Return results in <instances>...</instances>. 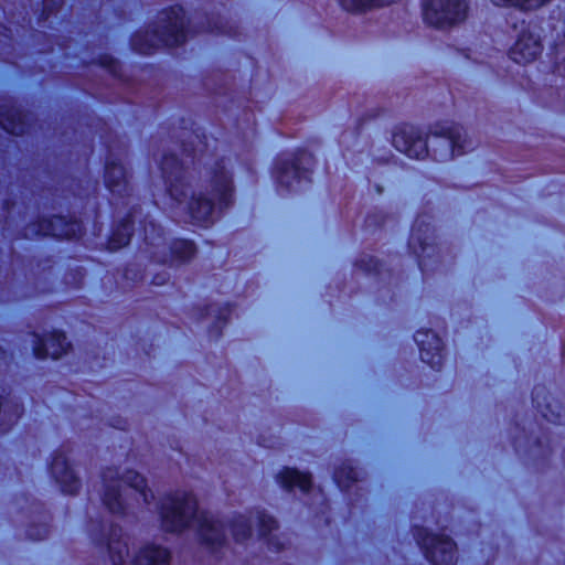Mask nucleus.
I'll return each instance as SVG.
<instances>
[{
    "instance_id": "obj_12",
    "label": "nucleus",
    "mask_w": 565,
    "mask_h": 565,
    "mask_svg": "<svg viewBox=\"0 0 565 565\" xmlns=\"http://www.w3.org/2000/svg\"><path fill=\"white\" fill-rule=\"evenodd\" d=\"M465 0H423V17L426 23L445 29L452 26L467 17Z\"/></svg>"
},
{
    "instance_id": "obj_18",
    "label": "nucleus",
    "mask_w": 565,
    "mask_h": 565,
    "mask_svg": "<svg viewBox=\"0 0 565 565\" xmlns=\"http://www.w3.org/2000/svg\"><path fill=\"white\" fill-rule=\"evenodd\" d=\"M540 39L531 32H522L510 50V58L518 64L530 63L541 54Z\"/></svg>"
},
{
    "instance_id": "obj_13",
    "label": "nucleus",
    "mask_w": 565,
    "mask_h": 565,
    "mask_svg": "<svg viewBox=\"0 0 565 565\" xmlns=\"http://www.w3.org/2000/svg\"><path fill=\"white\" fill-rule=\"evenodd\" d=\"M82 233V222L73 218L66 220L63 216H53L52 218H43L30 224L25 228L24 236L26 238L51 236L60 239H71L79 237Z\"/></svg>"
},
{
    "instance_id": "obj_35",
    "label": "nucleus",
    "mask_w": 565,
    "mask_h": 565,
    "mask_svg": "<svg viewBox=\"0 0 565 565\" xmlns=\"http://www.w3.org/2000/svg\"><path fill=\"white\" fill-rule=\"evenodd\" d=\"M359 481H361V476L359 477V480L348 491H350L353 487H355V489H359V486H356Z\"/></svg>"
},
{
    "instance_id": "obj_23",
    "label": "nucleus",
    "mask_w": 565,
    "mask_h": 565,
    "mask_svg": "<svg viewBox=\"0 0 565 565\" xmlns=\"http://www.w3.org/2000/svg\"><path fill=\"white\" fill-rule=\"evenodd\" d=\"M0 126L11 135L22 136L28 132L25 117L22 113L9 105L0 106Z\"/></svg>"
},
{
    "instance_id": "obj_24",
    "label": "nucleus",
    "mask_w": 565,
    "mask_h": 565,
    "mask_svg": "<svg viewBox=\"0 0 565 565\" xmlns=\"http://www.w3.org/2000/svg\"><path fill=\"white\" fill-rule=\"evenodd\" d=\"M22 414L21 404L9 394H0V433H7L18 422Z\"/></svg>"
},
{
    "instance_id": "obj_37",
    "label": "nucleus",
    "mask_w": 565,
    "mask_h": 565,
    "mask_svg": "<svg viewBox=\"0 0 565 565\" xmlns=\"http://www.w3.org/2000/svg\"><path fill=\"white\" fill-rule=\"evenodd\" d=\"M0 354H3V352H0Z\"/></svg>"
},
{
    "instance_id": "obj_2",
    "label": "nucleus",
    "mask_w": 565,
    "mask_h": 565,
    "mask_svg": "<svg viewBox=\"0 0 565 565\" xmlns=\"http://www.w3.org/2000/svg\"><path fill=\"white\" fill-rule=\"evenodd\" d=\"M162 526L167 532L196 531L201 542L215 550L225 542L223 523L205 511H200L192 492L178 490L166 495L158 504Z\"/></svg>"
},
{
    "instance_id": "obj_7",
    "label": "nucleus",
    "mask_w": 565,
    "mask_h": 565,
    "mask_svg": "<svg viewBox=\"0 0 565 565\" xmlns=\"http://www.w3.org/2000/svg\"><path fill=\"white\" fill-rule=\"evenodd\" d=\"M93 540L107 545L113 565H169L170 552L161 546L148 544L143 546L130 564H127L128 543L121 527L102 522L90 524Z\"/></svg>"
},
{
    "instance_id": "obj_10",
    "label": "nucleus",
    "mask_w": 565,
    "mask_h": 565,
    "mask_svg": "<svg viewBox=\"0 0 565 565\" xmlns=\"http://www.w3.org/2000/svg\"><path fill=\"white\" fill-rule=\"evenodd\" d=\"M313 161L312 154L306 150L281 153L274 168L277 183L289 191L297 190L302 181L310 183Z\"/></svg>"
},
{
    "instance_id": "obj_8",
    "label": "nucleus",
    "mask_w": 565,
    "mask_h": 565,
    "mask_svg": "<svg viewBox=\"0 0 565 565\" xmlns=\"http://www.w3.org/2000/svg\"><path fill=\"white\" fill-rule=\"evenodd\" d=\"M145 244L150 258L157 263L173 265L177 262H186L196 252L193 242L174 239L167 243L163 230L152 221H145Z\"/></svg>"
},
{
    "instance_id": "obj_11",
    "label": "nucleus",
    "mask_w": 565,
    "mask_h": 565,
    "mask_svg": "<svg viewBox=\"0 0 565 565\" xmlns=\"http://www.w3.org/2000/svg\"><path fill=\"white\" fill-rule=\"evenodd\" d=\"M414 537L423 550L425 557L433 565H455L456 543L444 534L428 533L424 527L414 529Z\"/></svg>"
},
{
    "instance_id": "obj_20",
    "label": "nucleus",
    "mask_w": 565,
    "mask_h": 565,
    "mask_svg": "<svg viewBox=\"0 0 565 565\" xmlns=\"http://www.w3.org/2000/svg\"><path fill=\"white\" fill-rule=\"evenodd\" d=\"M532 401L537 412L548 422L561 423V406L552 401L545 386L537 385L533 388Z\"/></svg>"
},
{
    "instance_id": "obj_26",
    "label": "nucleus",
    "mask_w": 565,
    "mask_h": 565,
    "mask_svg": "<svg viewBox=\"0 0 565 565\" xmlns=\"http://www.w3.org/2000/svg\"><path fill=\"white\" fill-rule=\"evenodd\" d=\"M340 6L351 12H362L373 7H383L396 2L397 0H338Z\"/></svg>"
},
{
    "instance_id": "obj_34",
    "label": "nucleus",
    "mask_w": 565,
    "mask_h": 565,
    "mask_svg": "<svg viewBox=\"0 0 565 565\" xmlns=\"http://www.w3.org/2000/svg\"><path fill=\"white\" fill-rule=\"evenodd\" d=\"M107 67L109 68L110 72H116V64L113 60L108 61Z\"/></svg>"
},
{
    "instance_id": "obj_14",
    "label": "nucleus",
    "mask_w": 565,
    "mask_h": 565,
    "mask_svg": "<svg viewBox=\"0 0 565 565\" xmlns=\"http://www.w3.org/2000/svg\"><path fill=\"white\" fill-rule=\"evenodd\" d=\"M105 184L113 194V204L116 209L119 205V201H122L121 204L124 206L131 203V188L121 153L120 157L116 159H107L105 166Z\"/></svg>"
},
{
    "instance_id": "obj_17",
    "label": "nucleus",
    "mask_w": 565,
    "mask_h": 565,
    "mask_svg": "<svg viewBox=\"0 0 565 565\" xmlns=\"http://www.w3.org/2000/svg\"><path fill=\"white\" fill-rule=\"evenodd\" d=\"M32 342L33 353L38 359L51 358L56 360L71 348V343L67 342L65 334L61 331H53L45 338L34 333Z\"/></svg>"
},
{
    "instance_id": "obj_15",
    "label": "nucleus",
    "mask_w": 565,
    "mask_h": 565,
    "mask_svg": "<svg viewBox=\"0 0 565 565\" xmlns=\"http://www.w3.org/2000/svg\"><path fill=\"white\" fill-rule=\"evenodd\" d=\"M67 452L68 449L64 447L55 451L50 472L64 493L74 494L79 490L81 482L70 466Z\"/></svg>"
},
{
    "instance_id": "obj_16",
    "label": "nucleus",
    "mask_w": 565,
    "mask_h": 565,
    "mask_svg": "<svg viewBox=\"0 0 565 565\" xmlns=\"http://www.w3.org/2000/svg\"><path fill=\"white\" fill-rule=\"evenodd\" d=\"M414 340L420 352V359L431 369L439 370L444 361V343L439 335L428 329L416 331Z\"/></svg>"
},
{
    "instance_id": "obj_33",
    "label": "nucleus",
    "mask_w": 565,
    "mask_h": 565,
    "mask_svg": "<svg viewBox=\"0 0 565 565\" xmlns=\"http://www.w3.org/2000/svg\"><path fill=\"white\" fill-rule=\"evenodd\" d=\"M203 31H206V32H218V33H223L224 32L221 28H218L216 25L212 26L211 24H209L207 28L204 29Z\"/></svg>"
},
{
    "instance_id": "obj_30",
    "label": "nucleus",
    "mask_w": 565,
    "mask_h": 565,
    "mask_svg": "<svg viewBox=\"0 0 565 565\" xmlns=\"http://www.w3.org/2000/svg\"><path fill=\"white\" fill-rule=\"evenodd\" d=\"M50 529L47 524H41L38 526L36 532H34L32 529L29 530L28 535L31 540L34 541H41L49 536Z\"/></svg>"
},
{
    "instance_id": "obj_3",
    "label": "nucleus",
    "mask_w": 565,
    "mask_h": 565,
    "mask_svg": "<svg viewBox=\"0 0 565 565\" xmlns=\"http://www.w3.org/2000/svg\"><path fill=\"white\" fill-rule=\"evenodd\" d=\"M465 129L454 122L437 126L429 138H424L422 131L412 125L395 128L392 143L396 150L409 158L423 159L430 156L435 161H448L455 156L468 151Z\"/></svg>"
},
{
    "instance_id": "obj_1",
    "label": "nucleus",
    "mask_w": 565,
    "mask_h": 565,
    "mask_svg": "<svg viewBox=\"0 0 565 565\" xmlns=\"http://www.w3.org/2000/svg\"><path fill=\"white\" fill-rule=\"evenodd\" d=\"M183 138L180 146L182 158L177 153H164L160 160V170L168 191L169 181L178 182L179 189L186 191L188 198L192 195V191L203 193L206 198L212 194V179L214 171L218 175L223 171L228 177L232 174L226 170L225 159L214 160L211 162L214 153H210L211 145L216 149L217 140L209 138L204 134L196 130H182Z\"/></svg>"
},
{
    "instance_id": "obj_27",
    "label": "nucleus",
    "mask_w": 565,
    "mask_h": 565,
    "mask_svg": "<svg viewBox=\"0 0 565 565\" xmlns=\"http://www.w3.org/2000/svg\"><path fill=\"white\" fill-rule=\"evenodd\" d=\"M232 312V309L230 306H225L224 308H218L217 310L214 308V306H210L206 308L205 316H213L215 318V327L217 329H221L227 321L230 315Z\"/></svg>"
},
{
    "instance_id": "obj_28",
    "label": "nucleus",
    "mask_w": 565,
    "mask_h": 565,
    "mask_svg": "<svg viewBox=\"0 0 565 565\" xmlns=\"http://www.w3.org/2000/svg\"><path fill=\"white\" fill-rule=\"evenodd\" d=\"M356 267L369 274L380 273V262L372 256L362 257L355 264Z\"/></svg>"
},
{
    "instance_id": "obj_4",
    "label": "nucleus",
    "mask_w": 565,
    "mask_h": 565,
    "mask_svg": "<svg viewBox=\"0 0 565 565\" xmlns=\"http://www.w3.org/2000/svg\"><path fill=\"white\" fill-rule=\"evenodd\" d=\"M212 194L206 198L203 193L192 191L188 198L186 191L179 189L178 182L169 181L168 199L172 217L178 222L191 223L207 227L214 222L215 211L222 212L233 203V178L223 171L218 175L214 171Z\"/></svg>"
},
{
    "instance_id": "obj_19",
    "label": "nucleus",
    "mask_w": 565,
    "mask_h": 565,
    "mask_svg": "<svg viewBox=\"0 0 565 565\" xmlns=\"http://www.w3.org/2000/svg\"><path fill=\"white\" fill-rule=\"evenodd\" d=\"M434 238V230L430 223H426L422 216H418L412 227L408 245L418 257V265L424 271L423 255L431 246L430 239Z\"/></svg>"
},
{
    "instance_id": "obj_31",
    "label": "nucleus",
    "mask_w": 565,
    "mask_h": 565,
    "mask_svg": "<svg viewBox=\"0 0 565 565\" xmlns=\"http://www.w3.org/2000/svg\"><path fill=\"white\" fill-rule=\"evenodd\" d=\"M167 280V275H157L153 280H152V284L154 285H163Z\"/></svg>"
},
{
    "instance_id": "obj_21",
    "label": "nucleus",
    "mask_w": 565,
    "mask_h": 565,
    "mask_svg": "<svg viewBox=\"0 0 565 565\" xmlns=\"http://www.w3.org/2000/svg\"><path fill=\"white\" fill-rule=\"evenodd\" d=\"M138 213L139 209L134 205L129 213L115 225L107 243L110 250H117L128 245L132 234V224Z\"/></svg>"
},
{
    "instance_id": "obj_9",
    "label": "nucleus",
    "mask_w": 565,
    "mask_h": 565,
    "mask_svg": "<svg viewBox=\"0 0 565 565\" xmlns=\"http://www.w3.org/2000/svg\"><path fill=\"white\" fill-rule=\"evenodd\" d=\"M257 525L258 537L264 541L269 550L280 551L284 548V543L280 537L273 534L277 529V522L274 518L268 515L264 510L250 511L247 516L238 515L234 518L228 524V530L237 543H243L252 536V526Z\"/></svg>"
},
{
    "instance_id": "obj_32",
    "label": "nucleus",
    "mask_w": 565,
    "mask_h": 565,
    "mask_svg": "<svg viewBox=\"0 0 565 565\" xmlns=\"http://www.w3.org/2000/svg\"><path fill=\"white\" fill-rule=\"evenodd\" d=\"M316 495L318 497V502L321 505L327 507V498H326L324 493L321 490H319Z\"/></svg>"
},
{
    "instance_id": "obj_29",
    "label": "nucleus",
    "mask_w": 565,
    "mask_h": 565,
    "mask_svg": "<svg viewBox=\"0 0 565 565\" xmlns=\"http://www.w3.org/2000/svg\"><path fill=\"white\" fill-rule=\"evenodd\" d=\"M63 4V0H43V12L41 15V20L45 21L49 19L51 14L54 13Z\"/></svg>"
},
{
    "instance_id": "obj_36",
    "label": "nucleus",
    "mask_w": 565,
    "mask_h": 565,
    "mask_svg": "<svg viewBox=\"0 0 565 565\" xmlns=\"http://www.w3.org/2000/svg\"><path fill=\"white\" fill-rule=\"evenodd\" d=\"M376 192H377L379 194H381V193H382V189H381L380 186H376Z\"/></svg>"
},
{
    "instance_id": "obj_6",
    "label": "nucleus",
    "mask_w": 565,
    "mask_h": 565,
    "mask_svg": "<svg viewBox=\"0 0 565 565\" xmlns=\"http://www.w3.org/2000/svg\"><path fill=\"white\" fill-rule=\"evenodd\" d=\"M190 23L182 7L166 9L159 13L158 25L153 30L138 31L131 36V47L143 55H150L161 46L178 47L190 35Z\"/></svg>"
},
{
    "instance_id": "obj_25",
    "label": "nucleus",
    "mask_w": 565,
    "mask_h": 565,
    "mask_svg": "<svg viewBox=\"0 0 565 565\" xmlns=\"http://www.w3.org/2000/svg\"><path fill=\"white\" fill-rule=\"evenodd\" d=\"M360 477V470L351 461H344L338 466L333 473V479L341 491L347 492Z\"/></svg>"
},
{
    "instance_id": "obj_22",
    "label": "nucleus",
    "mask_w": 565,
    "mask_h": 565,
    "mask_svg": "<svg viewBox=\"0 0 565 565\" xmlns=\"http://www.w3.org/2000/svg\"><path fill=\"white\" fill-rule=\"evenodd\" d=\"M276 480L281 488L288 491L299 489L302 493H308L312 488V480L309 473H303L289 467L280 470L276 476Z\"/></svg>"
},
{
    "instance_id": "obj_5",
    "label": "nucleus",
    "mask_w": 565,
    "mask_h": 565,
    "mask_svg": "<svg viewBox=\"0 0 565 565\" xmlns=\"http://www.w3.org/2000/svg\"><path fill=\"white\" fill-rule=\"evenodd\" d=\"M102 478V500L113 514L126 515L134 507V501L150 505L154 499L153 493L147 489L146 479L137 471L128 470L119 476L117 469L108 468Z\"/></svg>"
}]
</instances>
